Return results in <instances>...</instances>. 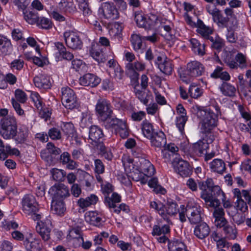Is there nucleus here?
Returning a JSON list of instances; mask_svg holds the SVG:
<instances>
[{
    "instance_id": "1",
    "label": "nucleus",
    "mask_w": 251,
    "mask_h": 251,
    "mask_svg": "<svg viewBox=\"0 0 251 251\" xmlns=\"http://www.w3.org/2000/svg\"><path fill=\"white\" fill-rule=\"evenodd\" d=\"M198 185L201 191V198L204 201L207 206L216 207L220 205V201L216 198V196L222 193V190L219 186L214 185L211 178L199 181Z\"/></svg>"
},
{
    "instance_id": "2",
    "label": "nucleus",
    "mask_w": 251,
    "mask_h": 251,
    "mask_svg": "<svg viewBox=\"0 0 251 251\" xmlns=\"http://www.w3.org/2000/svg\"><path fill=\"white\" fill-rule=\"evenodd\" d=\"M197 116L201 119V129L202 133H208L217 125L218 117L210 109L197 106Z\"/></svg>"
},
{
    "instance_id": "3",
    "label": "nucleus",
    "mask_w": 251,
    "mask_h": 251,
    "mask_svg": "<svg viewBox=\"0 0 251 251\" xmlns=\"http://www.w3.org/2000/svg\"><path fill=\"white\" fill-rule=\"evenodd\" d=\"M150 206L155 209L165 220L168 219L167 215H174L176 214L179 210L176 203L171 201H168L166 205L161 202L151 201L150 203Z\"/></svg>"
},
{
    "instance_id": "4",
    "label": "nucleus",
    "mask_w": 251,
    "mask_h": 251,
    "mask_svg": "<svg viewBox=\"0 0 251 251\" xmlns=\"http://www.w3.org/2000/svg\"><path fill=\"white\" fill-rule=\"evenodd\" d=\"M96 112L99 120H105L113 114L112 105L105 99L99 100L96 105Z\"/></svg>"
},
{
    "instance_id": "5",
    "label": "nucleus",
    "mask_w": 251,
    "mask_h": 251,
    "mask_svg": "<svg viewBox=\"0 0 251 251\" xmlns=\"http://www.w3.org/2000/svg\"><path fill=\"white\" fill-rule=\"evenodd\" d=\"M61 100L63 105L69 109H73L78 105L75 92L68 87L62 88Z\"/></svg>"
},
{
    "instance_id": "6",
    "label": "nucleus",
    "mask_w": 251,
    "mask_h": 251,
    "mask_svg": "<svg viewBox=\"0 0 251 251\" xmlns=\"http://www.w3.org/2000/svg\"><path fill=\"white\" fill-rule=\"evenodd\" d=\"M22 209L24 213L30 215L37 212L38 209V204L35 198L32 195H25L22 200Z\"/></svg>"
},
{
    "instance_id": "7",
    "label": "nucleus",
    "mask_w": 251,
    "mask_h": 251,
    "mask_svg": "<svg viewBox=\"0 0 251 251\" xmlns=\"http://www.w3.org/2000/svg\"><path fill=\"white\" fill-rule=\"evenodd\" d=\"M201 208L195 202H189L186 206V216L191 223L196 224L201 220Z\"/></svg>"
},
{
    "instance_id": "8",
    "label": "nucleus",
    "mask_w": 251,
    "mask_h": 251,
    "mask_svg": "<svg viewBox=\"0 0 251 251\" xmlns=\"http://www.w3.org/2000/svg\"><path fill=\"white\" fill-rule=\"evenodd\" d=\"M52 197V200H62L70 196L68 188L62 183H56L52 186L49 191Z\"/></svg>"
},
{
    "instance_id": "9",
    "label": "nucleus",
    "mask_w": 251,
    "mask_h": 251,
    "mask_svg": "<svg viewBox=\"0 0 251 251\" xmlns=\"http://www.w3.org/2000/svg\"><path fill=\"white\" fill-rule=\"evenodd\" d=\"M173 164L176 172L182 177H188L192 173V168L189 163L182 159L175 158Z\"/></svg>"
},
{
    "instance_id": "10",
    "label": "nucleus",
    "mask_w": 251,
    "mask_h": 251,
    "mask_svg": "<svg viewBox=\"0 0 251 251\" xmlns=\"http://www.w3.org/2000/svg\"><path fill=\"white\" fill-rule=\"evenodd\" d=\"M64 37L67 46L73 49H80L82 47V42L77 33L71 30L64 33Z\"/></svg>"
},
{
    "instance_id": "11",
    "label": "nucleus",
    "mask_w": 251,
    "mask_h": 251,
    "mask_svg": "<svg viewBox=\"0 0 251 251\" xmlns=\"http://www.w3.org/2000/svg\"><path fill=\"white\" fill-rule=\"evenodd\" d=\"M160 71L166 75L172 74L173 70V65L171 60L165 55H160L157 57L155 61Z\"/></svg>"
},
{
    "instance_id": "12",
    "label": "nucleus",
    "mask_w": 251,
    "mask_h": 251,
    "mask_svg": "<svg viewBox=\"0 0 251 251\" xmlns=\"http://www.w3.org/2000/svg\"><path fill=\"white\" fill-rule=\"evenodd\" d=\"M186 72L191 77H196L202 75L204 68L200 62L192 61L187 64Z\"/></svg>"
},
{
    "instance_id": "13",
    "label": "nucleus",
    "mask_w": 251,
    "mask_h": 251,
    "mask_svg": "<svg viewBox=\"0 0 251 251\" xmlns=\"http://www.w3.org/2000/svg\"><path fill=\"white\" fill-rule=\"evenodd\" d=\"M50 222L48 221L47 222H44L40 221L37 222L36 226V232L40 235L43 240L47 241L50 239L51 228L49 225Z\"/></svg>"
},
{
    "instance_id": "14",
    "label": "nucleus",
    "mask_w": 251,
    "mask_h": 251,
    "mask_svg": "<svg viewBox=\"0 0 251 251\" xmlns=\"http://www.w3.org/2000/svg\"><path fill=\"white\" fill-rule=\"evenodd\" d=\"M126 72L133 79H138L139 74L137 72L143 71L145 69V64L136 61L134 63H128L126 65Z\"/></svg>"
},
{
    "instance_id": "15",
    "label": "nucleus",
    "mask_w": 251,
    "mask_h": 251,
    "mask_svg": "<svg viewBox=\"0 0 251 251\" xmlns=\"http://www.w3.org/2000/svg\"><path fill=\"white\" fill-rule=\"evenodd\" d=\"M101 8L105 18L114 20L119 17L118 10L113 3L104 2L102 4Z\"/></svg>"
},
{
    "instance_id": "16",
    "label": "nucleus",
    "mask_w": 251,
    "mask_h": 251,
    "mask_svg": "<svg viewBox=\"0 0 251 251\" xmlns=\"http://www.w3.org/2000/svg\"><path fill=\"white\" fill-rule=\"evenodd\" d=\"M104 134L100 128L97 126H91L89 129L88 141L92 145H96L102 140Z\"/></svg>"
},
{
    "instance_id": "17",
    "label": "nucleus",
    "mask_w": 251,
    "mask_h": 251,
    "mask_svg": "<svg viewBox=\"0 0 251 251\" xmlns=\"http://www.w3.org/2000/svg\"><path fill=\"white\" fill-rule=\"evenodd\" d=\"M134 19L137 25L140 27L148 29L154 25L152 20L141 12H135Z\"/></svg>"
},
{
    "instance_id": "18",
    "label": "nucleus",
    "mask_w": 251,
    "mask_h": 251,
    "mask_svg": "<svg viewBox=\"0 0 251 251\" xmlns=\"http://www.w3.org/2000/svg\"><path fill=\"white\" fill-rule=\"evenodd\" d=\"M100 80L97 75L88 73L80 77L79 83L82 86L94 87L100 83Z\"/></svg>"
},
{
    "instance_id": "19",
    "label": "nucleus",
    "mask_w": 251,
    "mask_h": 251,
    "mask_svg": "<svg viewBox=\"0 0 251 251\" xmlns=\"http://www.w3.org/2000/svg\"><path fill=\"white\" fill-rule=\"evenodd\" d=\"M150 139L151 146L155 149H161L166 144L165 135L162 131L156 132Z\"/></svg>"
},
{
    "instance_id": "20",
    "label": "nucleus",
    "mask_w": 251,
    "mask_h": 251,
    "mask_svg": "<svg viewBox=\"0 0 251 251\" xmlns=\"http://www.w3.org/2000/svg\"><path fill=\"white\" fill-rule=\"evenodd\" d=\"M12 51V45L10 39L0 34V54L6 55Z\"/></svg>"
},
{
    "instance_id": "21",
    "label": "nucleus",
    "mask_w": 251,
    "mask_h": 251,
    "mask_svg": "<svg viewBox=\"0 0 251 251\" xmlns=\"http://www.w3.org/2000/svg\"><path fill=\"white\" fill-rule=\"evenodd\" d=\"M210 233V228L205 223H202L197 225L194 229L195 235L200 239H203L207 237Z\"/></svg>"
},
{
    "instance_id": "22",
    "label": "nucleus",
    "mask_w": 251,
    "mask_h": 251,
    "mask_svg": "<svg viewBox=\"0 0 251 251\" xmlns=\"http://www.w3.org/2000/svg\"><path fill=\"white\" fill-rule=\"evenodd\" d=\"M140 169L139 172L148 177L152 176L155 172L154 168L151 163L149 160L144 159L140 161Z\"/></svg>"
},
{
    "instance_id": "23",
    "label": "nucleus",
    "mask_w": 251,
    "mask_h": 251,
    "mask_svg": "<svg viewBox=\"0 0 251 251\" xmlns=\"http://www.w3.org/2000/svg\"><path fill=\"white\" fill-rule=\"evenodd\" d=\"M35 85L39 88L49 89L51 86L49 77L40 74L36 76L33 79Z\"/></svg>"
},
{
    "instance_id": "24",
    "label": "nucleus",
    "mask_w": 251,
    "mask_h": 251,
    "mask_svg": "<svg viewBox=\"0 0 251 251\" xmlns=\"http://www.w3.org/2000/svg\"><path fill=\"white\" fill-rule=\"evenodd\" d=\"M27 251H41L42 245L39 239L33 238L30 240L29 238H26L23 242Z\"/></svg>"
},
{
    "instance_id": "25",
    "label": "nucleus",
    "mask_w": 251,
    "mask_h": 251,
    "mask_svg": "<svg viewBox=\"0 0 251 251\" xmlns=\"http://www.w3.org/2000/svg\"><path fill=\"white\" fill-rule=\"evenodd\" d=\"M51 210L53 213L58 215L64 214L66 211V207L63 201L52 200Z\"/></svg>"
},
{
    "instance_id": "26",
    "label": "nucleus",
    "mask_w": 251,
    "mask_h": 251,
    "mask_svg": "<svg viewBox=\"0 0 251 251\" xmlns=\"http://www.w3.org/2000/svg\"><path fill=\"white\" fill-rule=\"evenodd\" d=\"M219 205L215 208L213 212V216L214 217L215 221V225L216 226H222L224 225L226 220L225 218V212L222 208L218 207Z\"/></svg>"
},
{
    "instance_id": "27",
    "label": "nucleus",
    "mask_w": 251,
    "mask_h": 251,
    "mask_svg": "<svg viewBox=\"0 0 251 251\" xmlns=\"http://www.w3.org/2000/svg\"><path fill=\"white\" fill-rule=\"evenodd\" d=\"M211 171L222 174L226 170L224 161L221 159H215L210 163Z\"/></svg>"
},
{
    "instance_id": "28",
    "label": "nucleus",
    "mask_w": 251,
    "mask_h": 251,
    "mask_svg": "<svg viewBox=\"0 0 251 251\" xmlns=\"http://www.w3.org/2000/svg\"><path fill=\"white\" fill-rule=\"evenodd\" d=\"M89 52L91 56L98 62L100 63L103 61L102 49L99 45L97 44H92Z\"/></svg>"
},
{
    "instance_id": "29",
    "label": "nucleus",
    "mask_w": 251,
    "mask_h": 251,
    "mask_svg": "<svg viewBox=\"0 0 251 251\" xmlns=\"http://www.w3.org/2000/svg\"><path fill=\"white\" fill-rule=\"evenodd\" d=\"M20 153L19 151L16 148H11L9 146H4L2 143V147H0V159L5 160L8 155H18Z\"/></svg>"
},
{
    "instance_id": "30",
    "label": "nucleus",
    "mask_w": 251,
    "mask_h": 251,
    "mask_svg": "<svg viewBox=\"0 0 251 251\" xmlns=\"http://www.w3.org/2000/svg\"><path fill=\"white\" fill-rule=\"evenodd\" d=\"M85 220L87 223L95 226H100L101 224V218L93 211L87 212L85 215Z\"/></svg>"
},
{
    "instance_id": "31",
    "label": "nucleus",
    "mask_w": 251,
    "mask_h": 251,
    "mask_svg": "<svg viewBox=\"0 0 251 251\" xmlns=\"http://www.w3.org/2000/svg\"><path fill=\"white\" fill-rule=\"evenodd\" d=\"M130 41L133 48L135 51L137 52H142L144 49L142 37L137 34H133L130 38Z\"/></svg>"
},
{
    "instance_id": "32",
    "label": "nucleus",
    "mask_w": 251,
    "mask_h": 251,
    "mask_svg": "<svg viewBox=\"0 0 251 251\" xmlns=\"http://www.w3.org/2000/svg\"><path fill=\"white\" fill-rule=\"evenodd\" d=\"M28 135V129L25 127H21L15 134L14 137L12 138L18 144L24 143Z\"/></svg>"
},
{
    "instance_id": "33",
    "label": "nucleus",
    "mask_w": 251,
    "mask_h": 251,
    "mask_svg": "<svg viewBox=\"0 0 251 251\" xmlns=\"http://www.w3.org/2000/svg\"><path fill=\"white\" fill-rule=\"evenodd\" d=\"M98 201L97 196L94 194L91 195L85 199L80 198L77 202L78 205L81 208H84L92 204H95Z\"/></svg>"
},
{
    "instance_id": "34",
    "label": "nucleus",
    "mask_w": 251,
    "mask_h": 251,
    "mask_svg": "<svg viewBox=\"0 0 251 251\" xmlns=\"http://www.w3.org/2000/svg\"><path fill=\"white\" fill-rule=\"evenodd\" d=\"M125 171L127 176L132 178L135 181H138L140 177H136L137 174H138L139 171L134 170L133 164L132 162L128 161L124 163Z\"/></svg>"
},
{
    "instance_id": "35",
    "label": "nucleus",
    "mask_w": 251,
    "mask_h": 251,
    "mask_svg": "<svg viewBox=\"0 0 251 251\" xmlns=\"http://www.w3.org/2000/svg\"><path fill=\"white\" fill-rule=\"evenodd\" d=\"M196 26L197 32L203 37H208L213 32L212 28L206 26L201 20H198Z\"/></svg>"
},
{
    "instance_id": "36",
    "label": "nucleus",
    "mask_w": 251,
    "mask_h": 251,
    "mask_svg": "<svg viewBox=\"0 0 251 251\" xmlns=\"http://www.w3.org/2000/svg\"><path fill=\"white\" fill-rule=\"evenodd\" d=\"M103 123L104 126L106 128H115L120 124L122 120L114 118L112 115H111L105 120H100Z\"/></svg>"
},
{
    "instance_id": "37",
    "label": "nucleus",
    "mask_w": 251,
    "mask_h": 251,
    "mask_svg": "<svg viewBox=\"0 0 251 251\" xmlns=\"http://www.w3.org/2000/svg\"><path fill=\"white\" fill-rule=\"evenodd\" d=\"M17 132V126L0 128V134L5 139H12Z\"/></svg>"
},
{
    "instance_id": "38",
    "label": "nucleus",
    "mask_w": 251,
    "mask_h": 251,
    "mask_svg": "<svg viewBox=\"0 0 251 251\" xmlns=\"http://www.w3.org/2000/svg\"><path fill=\"white\" fill-rule=\"evenodd\" d=\"M0 128L17 126V121L13 116L2 118L0 121Z\"/></svg>"
},
{
    "instance_id": "39",
    "label": "nucleus",
    "mask_w": 251,
    "mask_h": 251,
    "mask_svg": "<svg viewBox=\"0 0 251 251\" xmlns=\"http://www.w3.org/2000/svg\"><path fill=\"white\" fill-rule=\"evenodd\" d=\"M192 50L195 53L200 55H203L204 53V45L201 44L199 41L194 38L190 40Z\"/></svg>"
},
{
    "instance_id": "40",
    "label": "nucleus",
    "mask_w": 251,
    "mask_h": 251,
    "mask_svg": "<svg viewBox=\"0 0 251 251\" xmlns=\"http://www.w3.org/2000/svg\"><path fill=\"white\" fill-rule=\"evenodd\" d=\"M142 130L144 135L147 138H151L155 132L152 125L147 121H144L142 124Z\"/></svg>"
},
{
    "instance_id": "41",
    "label": "nucleus",
    "mask_w": 251,
    "mask_h": 251,
    "mask_svg": "<svg viewBox=\"0 0 251 251\" xmlns=\"http://www.w3.org/2000/svg\"><path fill=\"white\" fill-rule=\"evenodd\" d=\"M58 8L62 12L72 13L75 10V7L72 1H61Z\"/></svg>"
},
{
    "instance_id": "42",
    "label": "nucleus",
    "mask_w": 251,
    "mask_h": 251,
    "mask_svg": "<svg viewBox=\"0 0 251 251\" xmlns=\"http://www.w3.org/2000/svg\"><path fill=\"white\" fill-rule=\"evenodd\" d=\"M220 90L222 93L227 96H234L236 93L235 87L227 82H224L220 87Z\"/></svg>"
},
{
    "instance_id": "43",
    "label": "nucleus",
    "mask_w": 251,
    "mask_h": 251,
    "mask_svg": "<svg viewBox=\"0 0 251 251\" xmlns=\"http://www.w3.org/2000/svg\"><path fill=\"white\" fill-rule=\"evenodd\" d=\"M123 30L122 26L119 24H115L109 30L110 36L120 41L122 37V32Z\"/></svg>"
},
{
    "instance_id": "44",
    "label": "nucleus",
    "mask_w": 251,
    "mask_h": 251,
    "mask_svg": "<svg viewBox=\"0 0 251 251\" xmlns=\"http://www.w3.org/2000/svg\"><path fill=\"white\" fill-rule=\"evenodd\" d=\"M121 197L117 193L112 194L111 197L106 196L104 199V203L109 208L116 207V203L120 202Z\"/></svg>"
},
{
    "instance_id": "45",
    "label": "nucleus",
    "mask_w": 251,
    "mask_h": 251,
    "mask_svg": "<svg viewBox=\"0 0 251 251\" xmlns=\"http://www.w3.org/2000/svg\"><path fill=\"white\" fill-rule=\"evenodd\" d=\"M148 185L153 188V191L156 193L164 194L166 193L165 189L158 184V180L156 177L151 178L148 182Z\"/></svg>"
},
{
    "instance_id": "46",
    "label": "nucleus",
    "mask_w": 251,
    "mask_h": 251,
    "mask_svg": "<svg viewBox=\"0 0 251 251\" xmlns=\"http://www.w3.org/2000/svg\"><path fill=\"white\" fill-rule=\"evenodd\" d=\"M213 77L220 78L221 79L227 81L230 79V75L226 72H223V68L220 67H217L214 72L211 74Z\"/></svg>"
},
{
    "instance_id": "47",
    "label": "nucleus",
    "mask_w": 251,
    "mask_h": 251,
    "mask_svg": "<svg viewBox=\"0 0 251 251\" xmlns=\"http://www.w3.org/2000/svg\"><path fill=\"white\" fill-rule=\"evenodd\" d=\"M25 20L29 24H37L38 21V16L36 14L29 10H25L24 12Z\"/></svg>"
},
{
    "instance_id": "48",
    "label": "nucleus",
    "mask_w": 251,
    "mask_h": 251,
    "mask_svg": "<svg viewBox=\"0 0 251 251\" xmlns=\"http://www.w3.org/2000/svg\"><path fill=\"white\" fill-rule=\"evenodd\" d=\"M53 179L56 181H64L66 175V172L63 170L53 168L51 170Z\"/></svg>"
},
{
    "instance_id": "49",
    "label": "nucleus",
    "mask_w": 251,
    "mask_h": 251,
    "mask_svg": "<svg viewBox=\"0 0 251 251\" xmlns=\"http://www.w3.org/2000/svg\"><path fill=\"white\" fill-rule=\"evenodd\" d=\"M170 232V228L168 225H164L162 227L155 225L153 227L152 234L153 236H161Z\"/></svg>"
},
{
    "instance_id": "50",
    "label": "nucleus",
    "mask_w": 251,
    "mask_h": 251,
    "mask_svg": "<svg viewBox=\"0 0 251 251\" xmlns=\"http://www.w3.org/2000/svg\"><path fill=\"white\" fill-rule=\"evenodd\" d=\"M208 142H205L203 140H199L193 145L194 151L197 153L202 154L203 151L208 148Z\"/></svg>"
},
{
    "instance_id": "51",
    "label": "nucleus",
    "mask_w": 251,
    "mask_h": 251,
    "mask_svg": "<svg viewBox=\"0 0 251 251\" xmlns=\"http://www.w3.org/2000/svg\"><path fill=\"white\" fill-rule=\"evenodd\" d=\"M220 228L223 227V230L225 234L226 235L227 237L230 238H234L236 237V231H235L233 227L229 224H228V222L227 221L225 222L224 226H217Z\"/></svg>"
},
{
    "instance_id": "52",
    "label": "nucleus",
    "mask_w": 251,
    "mask_h": 251,
    "mask_svg": "<svg viewBox=\"0 0 251 251\" xmlns=\"http://www.w3.org/2000/svg\"><path fill=\"white\" fill-rule=\"evenodd\" d=\"M122 138H126L129 135L128 129L125 121H122L116 129Z\"/></svg>"
},
{
    "instance_id": "53",
    "label": "nucleus",
    "mask_w": 251,
    "mask_h": 251,
    "mask_svg": "<svg viewBox=\"0 0 251 251\" xmlns=\"http://www.w3.org/2000/svg\"><path fill=\"white\" fill-rule=\"evenodd\" d=\"M229 20V17H224L221 13L213 21L220 28H223L227 27Z\"/></svg>"
},
{
    "instance_id": "54",
    "label": "nucleus",
    "mask_w": 251,
    "mask_h": 251,
    "mask_svg": "<svg viewBox=\"0 0 251 251\" xmlns=\"http://www.w3.org/2000/svg\"><path fill=\"white\" fill-rule=\"evenodd\" d=\"M72 68L80 73L84 72L86 68L85 64L80 59H74L72 62Z\"/></svg>"
},
{
    "instance_id": "55",
    "label": "nucleus",
    "mask_w": 251,
    "mask_h": 251,
    "mask_svg": "<svg viewBox=\"0 0 251 251\" xmlns=\"http://www.w3.org/2000/svg\"><path fill=\"white\" fill-rule=\"evenodd\" d=\"M169 251H187L186 245L181 242H174L169 247Z\"/></svg>"
},
{
    "instance_id": "56",
    "label": "nucleus",
    "mask_w": 251,
    "mask_h": 251,
    "mask_svg": "<svg viewBox=\"0 0 251 251\" xmlns=\"http://www.w3.org/2000/svg\"><path fill=\"white\" fill-rule=\"evenodd\" d=\"M36 24L38 26L44 29L50 28L52 27V25L51 20L45 17L39 18L38 21Z\"/></svg>"
},
{
    "instance_id": "57",
    "label": "nucleus",
    "mask_w": 251,
    "mask_h": 251,
    "mask_svg": "<svg viewBox=\"0 0 251 251\" xmlns=\"http://www.w3.org/2000/svg\"><path fill=\"white\" fill-rule=\"evenodd\" d=\"M61 128L66 135L70 136L74 133V126L71 123H63L61 125Z\"/></svg>"
},
{
    "instance_id": "58",
    "label": "nucleus",
    "mask_w": 251,
    "mask_h": 251,
    "mask_svg": "<svg viewBox=\"0 0 251 251\" xmlns=\"http://www.w3.org/2000/svg\"><path fill=\"white\" fill-rule=\"evenodd\" d=\"M189 93L191 97L194 99H197L201 96L203 91L202 89L192 84L190 86Z\"/></svg>"
},
{
    "instance_id": "59",
    "label": "nucleus",
    "mask_w": 251,
    "mask_h": 251,
    "mask_svg": "<svg viewBox=\"0 0 251 251\" xmlns=\"http://www.w3.org/2000/svg\"><path fill=\"white\" fill-rule=\"evenodd\" d=\"M79 9L82 11L83 15L85 16H89L91 14V10L89 7L88 3L84 0L78 3Z\"/></svg>"
},
{
    "instance_id": "60",
    "label": "nucleus",
    "mask_w": 251,
    "mask_h": 251,
    "mask_svg": "<svg viewBox=\"0 0 251 251\" xmlns=\"http://www.w3.org/2000/svg\"><path fill=\"white\" fill-rule=\"evenodd\" d=\"M81 237H82L81 229L78 227L74 228L70 230L69 234L67 235V240L69 241Z\"/></svg>"
},
{
    "instance_id": "61",
    "label": "nucleus",
    "mask_w": 251,
    "mask_h": 251,
    "mask_svg": "<svg viewBox=\"0 0 251 251\" xmlns=\"http://www.w3.org/2000/svg\"><path fill=\"white\" fill-rule=\"evenodd\" d=\"M187 120V117L185 115H181L177 117L176 125L180 131L182 132L183 130L184 126Z\"/></svg>"
},
{
    "instance_id": "62",
    "label": "nucleus",
    "mask_w": 251,
    "mask_h": 251,
    "mask_svg": "<svg viewBox=\"0 0 251 251\" xmlns=\"http://www.w3.org/2000/svg\"><path fill=\"white\" fill-rule=\"evenodd\" d=\"M235 207L237 210H240L242 213H245L248 210L247 204L242 199L237 200L235 203Z\"/></svg>"
},
{
    "instance_id": "63",
    "label": "nucleus",
    "mask_w": 251,
    "mask_h": 251,
    "mask_svg": "<svg viewBox=\"0 0 251 251\" xmlns=\"http://www.w3.org/2000/svg\"><path fill=\"white\" fill-rule=\"evenodd\" d=\"M47 150L48 152L52 155H59L61 152V150L54 146V145L51 143H48L47 145Z\"/></svg>"
},
{
    "instance_id": "64",
    "label": "nucleus",
    "mask_w": 251,
    "mask_h": 251,
    "mask_svg": "<svg viewBox=\"0 0 251 251\" xmlns=\"http://www.w3.org/2000/svg\"><path fill=\"white\" fill-rule=\"evenodd\" d=\"M49 136L53 140H58L61 138L60 130L56 127L50 129L48 132Z\"/></svg>"
}]
</instances>
